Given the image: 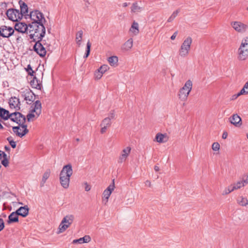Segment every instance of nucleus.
<instances>
[{
	"label": "nucleus",
	"instance_id": "nucleus-1",
	"mask_svg": "<svg viewBox=\"0 0 248 248\" xmlns=\"http://www.w3.org/2000/svg\"><path fill=\"white\" fill-rule=\"evenodd\" d=\"M45 23H31L29 25L30 37L34 41H41L46 34Z\"/></svg>",
	"mask_w": 248,
	"mask_h": 248
},
{
	"label": "nucleus",
	"instance_id": "nucleus-2",
	"mask_svg": "<svg viewBox=\"0 0 248 248\" xmlns=\"http://www.w3.org/2000/svg\"><path fill=\"white\" fill-rule=\"evenodd\" d=\"M73 174L72 167L67 164L63 167L60 173V182L61 186L64 189L69 186L70 177Z\"/></svg>",
	"mask_w": 248,
	"mask_h": 248
},
{
	"label": "nucleus",
	"instance_id": "nucleus-3",
	"mask_svg": "<svg viewBox=\"0 0 248 248\" xmlns=\"http://www.w3.org/2000/svg\"><path fill=\"white\" fill-rule=\"evenodd\" d=\"M192 81L188 79L185 82L184 85L180 89L178 93V97L180 100L185 101L187 100L192 90Z\"/></svg>",
	"mask_w": 248,
	"mask_h": 248
},
{
	"label": "nucleus",
	"instance_id": "nucleus-4",
	"mask_svg": "<svg viewBox=\"0 0 248 248\" xmlns=\"http://www.w3.org/2000/svg\"><path fill=\"white\" fill-rule=\"evenodd\" d=\"M192 43V39L190 36L186 37L184 40L178 51L179 55L181 57L186 58L188 55Z\"/></svg>",
	"mask_w": 248,
	"mask_h": 248
},
{
	"label": "nucleus",
	"instance_id": "nucleus-5",
	"mask_svg": "<svg viewBox=\"0 0 248 248\" xmlns=\"http://www.w3.org/2000/svg\"><path fill=\"white\" fill-rule=\"evenodd\" d=\"M248 57V37L244 38L238 49V59L245 61Z\"/></svg>",
	"mask_w": 248,
	"mask_h": 248
},
{
	"label": "nucleus",
	"instance_id": "nucleus-6",
	"mask_svg": "<svg viewBox=\"0 0 248 248\" xmlns=\"http://www.w3.org/2000/svg\"><path fill=\"white\" fill-rule=\"evenodd\" d=\"M30 17L32 21L31 23H46V21L43 14L38 10H34L30 13Z\"/></svg>",
	"mask_w": 248,
	"mask_h": 248
},
{
	"label": "nucleus",
	"instance_id": "nucleus-7",
	"mask_svg": "<svg viewBox=\"0 0 248 248\" xmlns=\"http://www.w3.org/2000/svg\"><path fill=\"white\" fill-rule=\"evenodd\" d=\"M232 28L239 33H244L248 30V25L240 21H233L230 23Z\"/></svg>",
	"mask_w": 248,
	"mask_h": 248
},
{
	"label": "nucleus",
	"instance_id": "nucleus-8",
	"mask_svg": "<svg viewBox=\"0 0 248 248\" xmlns=\"http://www.w3.org/2000/svg\"><path fill=\"white\" fill-rule=\"evenodd\" d=\"M8 115L6 118L3 119L4 120H7L9 118L12 121L20 125L24 124L25 122L26 118L25 116L23 115L20 112H16L10 114L8 111Z\"/></svg>",
	"mask_w": 248,
	"mask_h": 248
},
{
	"label": "nucleus",
	"instance_id": "nucleus-9",
	"mask_svg": "<svg viewBox=\"0 0 248 248\" xmlns=\"http://www.w3.org/2000/svg\"><path fill=\"white\" fill-rule=\"evenodd\" d=\"M48 45L45 43L44 41H36V43L34 46V49L36 53L41 57H44L46 54V47Z\"/></svg>",
	"mask_w": 248,
	"mask_h": 248
},
{
	"label": "nucleus",
	"instance_id": "nucleus-10",
	"mask_svg": "<svg viewBox=\"0 0 248 248\" xmlns=\"http://www.w3.org/2000/svg\"><path fill=\"white\" fill-rule=\"evenodd\" d=\"M14 29L10 26L2 25L0 27V36L3 38H9L12 35H15Z\"/></svg>",
	"mask_w": 248,
	"mask_h": 248
},
{
	"label": "nucleus",
	"instance_id": "nucleus-11",
	"mask_svg": "<svg viewBox=\"0 0 248 248\" xmlns=\"http://www.w3.org/2000/svg\"><path fill=\"white\" fill-rule=\"evenodd\" d=\"M115 188L114 180H112V183L106 189L103 193L102 202L104 204H106L108 202V200L110 195Z\"/></svg>",
	"mask_w": 248,
	"mask_h": 248
},
{
	"label": "nucleus",
	"instance_id": "nucleus-12",
	"mask_svg": "<svg viewBox=\"0 0 248 248\" xmlns=\"http://www.w3.org/2000/svg\"><path fill=\"white\" fill-rule=\"evenodd\" d=\"M13 131L16 136L21 138L25 136L29 132L27 125L24 124L21 125L18 124L17 126L13 127Z\"/></svg>",
	"mask_w": 248,
	"mask_h": 248
},
{
	"label": "nucleus",
	"instance_id": "nucleus-13",
	"mask_svg": "<svg viewBox=\"0 0 248 248\" xmlns=\"http://www.w3.org/2000/svg\"><path fill=\"white\" fill-rule=\"evenodd\" d=\"M6 15L8 18L13 21H17L22 17L19 10L16 9H9L7 11Z\"/></svg>",
	"mask_w": 248,
	"mask_h": 248
},
{
	"label": "nucleus",
	"instance_id": "nucleus-14",
	"mask_svg": "<svg viewBox=\"0 0 248 248\" xmlns=\"http://www.w3.org/2000/svg\"><path fill=\"white\" fill-rule=\"evenodd\" d=\"M72 222L73 219L72 218H63V219L59 226L57 233L59 234L64 232Z\"/></svg>",
	"mask_w": 248,
	"mask_h": 248
},
{
	"label": "nucleus",
	"instance_id": "nucleus-15",
	"mask_svg": "<svg viewBox=\"0 0 248 248\" xmlns=\"http://www.w3.org/2000/svg\"><path fill=\"white\" fill-rule=\"evenodd\" d=\"M21 93L22 96L28 104H31L35 99L34 93L29 89H22Z\"/></svg>",
	"mask_w": 248,
	"mask_h": 248
},
{
	"label": "nucleus",
	"instance_id": "nucleus-16",
	"mask_svg": "<svg viewBox=\"0 0 248 248\" xmlns=\"http://www.w3.org/2000/svg\"><path fill=\"white\" fill-rule=\"evenodd\" d=\"M131 148L129 146L124 148L120 153L118 162L122 163L125 162L130 154Z\"/></svg>",
	"mask_w": 248,
	"mask_h": 248
},
{
	"label": "nucleus",
	"instance_id": "nucleus-17",
	"mask_svg": "<svg viewBox=\"0 0 248 248\" xmlns=\"http://www.w3.org/2000/svg\"><path fill=\"white\" fill-rule=\"evenodd\" d=\"M29 213V208L27 206L20 207L16 212L12 213L8 217H17L18 216H21L25 217Z\"/></svg>",
	"mask_w": 248,
	"mask_h": 248
},
{
	"label": "nucleus",
	"instance_id": "nucleus-18",
	"mask_svg": "<svg viewBox=\"0 0 248 248\" xmlns=\"http://www.w3.org/2000/svg\"><path fill=\"white\" fill-rule=\"evenodd\" d=\"M14 30L19 32L23 33H25L28 30L29 31V27L25 23L18 22L15 24Z\"/></svg>",
	"mask_w": 248,
	"mask_h": 248
},
{
	"label": "nucleus",
	"instance_id": "nucleus-19",
	"mask_svg": "<svg viewBox=\"0 0 248 248\" xmlns=\"http://www.w3.org/2000/svg\"><path fill=\"white\" fill-rule=\"evenodd\" d=\"M169 139V136L166 133H158L155 135V141L159 143H165L168 141Z\"/></svg>",
	"mask_w": 248,
	"mask_h": 248
},
{
	"label": "nucleus",
	"instance_id": "nucleus-20",
	"mask_svg": "<svg viewBox=\"0 0 248 248\" xmlns=\"http://www.w3.org/2000/svg\"><path fill=\"white\" fill-rule=\"evenodd\" d=\"M111 124V122L110 121V119L109 118H104L101 123L100 124L101 129L100 132L101 134H103L105 133L107 131V129L108 127H109Z\"/></svg>",
	"mask_w": 248,
	"mask_h": 248
},
{
	"label": "nucleus",
	"instance_id": "nucleus-21",
	"mask_svg": "<svg viewBox=\"0 0 248 248\" xmlns=\"http://www.w3.org/2000/svg\"><path fill=\"white\" fill-rule=\"evenodd\" d=\"M9 104L11 108H14L16 110L20 109V102L19 99L16 97H11L9 100Z\"/></svg>",
	"mask_w": 248,
	"mask_h": 248
},
{
	"label": "nucleus",
	"instance_id": "nucleus-22",
	"mask_svg": "<svg viewBox=\"0 0 248 248\" xmlns=\"http://www.w3.org/2000/svg\"><path fill=\"white\" fill-rule=\"evenodd\" d=\"M230 122L236 127H239L242 124L241 118L237 114H233L230 118Z\"/></svg>",
	"mask_w": 248,
	"mask_h": 248
},
{
	"label": "nucleus",
	"instance_id": "nucleus-23",
	"mask_svg": "<svg viewBox=\"0 0 248 248\" xmlns=\"http://www.w3.org/2000/svg\"><path fill=\"white\" fill-rule=\"evenodd\" d=\"M133 45V40L129 38L122 46L121 49L124 51H128L132 48Z\"/></svg>",
	"mask_w": 248,
	"mask_h": 248
},
{
	"label": "nucleus",
	"instance_id": "nucleus-24",
	"mask_svg": "<svg viewBox=\"0 0 248 248\" xmlns=\"http://www.w3.org/2000/svg\"><path fill=\"white\" fill-rule=\"evenodd\" d=\"M31 86L36 89L41 90V81L38 80L36 77H34L32 80L30 81Z\"/></svg>",
	"mask_w": 248,
	"mask_h": 248
},
{
	"label": "nucleus",
	"instance_id": "nucleus-25",
	"mask_svg": "<svg viewBox=\"0 0 248 248\" xmlns=\"http://www.w3.org/2000/svg\"><path fill=\"white\" fill-rule=\"evenodd\" d=\"M91 240V238L89 235H85L83 237L80 238L78 239H75L73 241V244H82L84 243H88Z\"/></svg>",
	"mask_w": 248,
	"mask_h": 248
},
{
	"label": "nucleus",
	"instance_id": "nucleus-26",
	"mask_svg": "<svg viewBox=\"0 0 248 248\" xmlns=\"http://www.w3.org/2000/svg\"><path fill=\"white\" fill-rule=\"evenodd\" d=\"M32 108L31 109V110H33L34 112L40 114L41 113V109H42V105L40 101L37 100L35 102V103L33 104V106L31 107Z\"/></svg>",
	"mask_w": 248,
	"mask_h": 248
},
{
	"label": "nucleus",
	"instance_id": "nucleus-27",
	"mask_svg": "<svg viewBox=\"0 0 248 248\" xmlns=\"http://www.w3.org/2000/svg\"><path fill=\"white\" fill-rule=\"evenodd\" d=\"M129 31L134 35H137L139 32V24L135 21L133 22L130 28Z\"/></svg>",
	"mask_w": 248,
	"mask_h": 248
},
{
	"label": "nucleus",
	"instance_id": "nucleus-28",
	"mask_svg": "<svg viewBox=\"0 0 248 248\" xmlns=\"http://www.w3.org/2000/svg\"><path fill=\"white\" fill-rule=\"evenodd\" d=\"M108 61L111 66L116 67L118 65V58L116 56H111L108 58Z\"/></svg>",
	"mask_w": 248,
	"mask_h": 248
},
{
	"label": "nucleus",
	"instance_id": "nucleus-29",
	"mask_svg": "<svg viewBox=\"0 0 248 248\" xmlns=\"http://www.w3.org/2000/svg\"><path fill=\"white\" fill-rule=\"evenodd\" d=\"M50 175V170H46L43 175L41 181L40 182V186L43 187L44 186L47 179L49 178Z\"/></svg>",
	"mask_w": 248,
	"mask_h": 248
},
{
	"label": "nucleus",
	"instance_id": "nucleus-30",
	"mask_svg": "<svg viewBox=\"0 0 248 248\" xmlns=\"http://www.w3.org/2000/svg\"><path fill=\"white\" fill-rule=\"evenodd\" d=\"M39 115L40 114L34 112L33 110H31L30 112L27 116L28 121H32L37 118Z\"/></svg>",
	"mask_w": 248,
	"mask_h": 248
},
{
	"label": "nucleus",
	"instance_id": "nucleus-31",
	"mask_svg": "<svg viewBox=\"0 0 248 248\" xmlns=\"http://www.w3.org/2000/svg\"><path fill=\"white\" fill-rule=\"evenodd\" d=\"M83 31H78L76 35V39L75 41L76 44L78 45V46H80L81 44V41L83 36Z\"/></svg>",
	"mask_w": 248,
	"mask_h": 248
},
{
	"label": "nucleus",
	"instance_id": "nucleus-32",
	"mask_svg": "<svg viewBox=\"0 0 248 248\" xmlns=\"http://www.w3.org/2000/svg\"><path fill=\"white\" fill-rule=\"evenodd\" d=\"M134 198L132 193H127L125 197L126 204H131L134 202Z\"/></svg>",
	"mask_w": 248,
	"mask_h": 248
},
{
	"label": "nucleus",
	"instance_id": "nucleus-33",
	"mask_svg": "<svg viewBox=\"0 0 248 248\" xmlns=\"http://www.w3.org/2000/svg\"><path fill=\"white\" fill-rule=\"evenodd\" d=\"M232 185L233 188V189L235 190L240 189L242 187H244L245 186V184L244 183V182L243 181V180H242L237 181L236 183H234L233 184H232Z\"/></svg>",
	"mask_w": 248,
	"mask_h": 248
},
{
	"label": "nucleus",
	"instance_id": "nucleus-34",
	"mask_svg": "<svg viewBox=\"0 0 248 248\" xmlns=\"http://www.w3.org/2000/svg\"><path fill=\"white\" fill-rule=\"evenodd\" d=\"M237 202L240 205L245 206L248 204V200L246 198L241 197L238 199Z\"/></svg>",
	"mask_w": 248,
	"mask_h": 248
},
{
	"label": "nucleus",
	"instance_id": "nucleus-35",
	"mask_svg": "<svg viewBox=\"0 0 248 248\" xmlns=\"http://www.w3.org/2000/svg\"><path fill=\"white\" fill-rule=\"evenodd\" d=\"M8 111L3 108H0V118L2 119H4L8 117Z\"/></svg>",
	"mask_w": 248,
	"mask_h": 248
},
{
	"label": "nucleus",
	"instance_id": "nucleus-36",
	"mask_svg": "<svg viewBox=\"0 0 248 248\" xmlns=\"http://www.w3.org/2000/svg\"><path fill=\"white\" fill-rule=\"evenodd\" d=\"M20 12L22 15L23 14H26L28 13V8L27 5L24 2L20 5Z\"/></svg>",
	"mask_w": 248,
	"mask_h": 248
},
{
	"label": "nucleus",
	"instance_id": "nucleus-37",
	"mask_svg": "<svg viewBox=\"0 0 248 248\" xmlns=\"http://www.w3.org/2000/svg\"><path fill=\"white\" fill-rule=\"evenodd\" d=\"M131 11L134 13L140 12L141 11V8L137 3H133L131 7Z\"/></svg>",
	"mask_w": 248,
	"mask_h": 248
},
{
	"label": "nucleus",
	"instance_id": "nucleus-38",
	"mask_svg": "<svg viewBox=\"0 0 248 248\" xmlns=\"http://www.w3.org/2000/svg\"><path fill=\"white\" fill-rule=\"evenodd\" d=\"M234 190L233 189V188L232 185H231L230 186H228V187H226L224 189V190L223 191L222 195H227Z\"/></svg>",
	"mask_w": 248,
	"mask_h": 248
},
{
	"label": "nucleus",
	"instance_id": "nucleus-39",
	"mask_svg": "<svg viewBox=\"0 0 248 248\" xmlns=\"http://www.w3.org/2000/svg\"><path fill=\"white\" fill-rule=\"evenodd\" d=\"M241 94H248V81L245 84L243 88L240 91Z\"/></svg>",
	"mask_w": 248,
	"mask_h": 248
},
{
	"label": "nucleus",
	"instance_id": "nucleus-40",
	"mask_svg": "<svg viewBox=\"0 0 248 248\" xmlns=\"http://www.w3.org/2000/svg\"><path fill=\"white\" fill-rule=\"evenodd\" d=\"M179 12V10H176V11H174L173 12V13L171 14V15L168 18L167 21L168 22H172L174 20V19L177 16Z\"/></svg>",
	"mask_w": 248,
	"mask_h": 248
},
{
	"label": "nucleus",
	"instance_id": "nucleus-41",
	"mask_svg": "<svg viewBox=\"0 0 248 248\" xmlns=\"http://www.w3.org/2000/svg\"><path fill=\"white\" fill-rule=\"evenodd\" d=\"M91 46V44L89 41H88L87 43L86 52V53L85 54V55L84 56V58H87L89 56L90 53Z\"/></svg>",
	"mask_w": 248,
	"mask_h": 248
},
{
	"label": "nucleus",
	"instance_id": "nucleus-42",
	"mask_svg": "<svg viewBox=\"0 0 248 248\" xmlns=\"http://www.w3.org/2000/svg\"><path fill=\"white\" fill-rule=\"evenodd\" d=\"M109 67L107 64L102 65L98 70L103 74H104L106 72H107L109 69Z\"/></svg>",
	"mask_w": 248,
	"mask_h": 248
},
{
	"label": "nucleus",
	"instance_id": "nucleus-43",
	"mask_svg": "<svg viewBox=\"0 0 248 248\" xmlns=\"http://www.w3.org/2000/svg\"><path fill=\"white\" fill-rule=\"evenodd\" d=\"M103 75V74L98 69L94 73V78L95 79L98 80L101 78Z\"/></svg>",
	"mask_w": 248,
	"mask_h": 248
},
{
	"label": "nucleus",
	"instance_id": "nucleus-44",
	"mask_svg": "<svg viewBox=\"0 0 248 248\" xmlns=\"http://www.w3.org/2000/svg\"><path fill=\"white\" fill-rule=\"evenodd\" d=\"M220 145L218 142H214L212 145V149L214 151H218L220 149Z\"/></svg>",
	"mask_w": 248,
	"mask_h": 248
},
{
	"label": "nucleus",
	"instance_id": "nucleus-45",
	"mask_svg": "<svg viewBox=\"0 0 248 248\" xmlns=\"http://www.w3.org/2000/svg\"><path fill=\"white\" fill-rule=\"evenodd\" d=\"M115 111L114 110H111L108 113V116L106 118H109L110 119V121H111L112 119H114L115 118Z\"/></svg>",
	"mask_w": 248,
	"mask_h": 248
},
{
	"label": "nucleus",
	"instance_id": "nucleus-46",
	"mask_svg": "<svg viewBox=\"0 0 248 248\" xmlns=\"http://www.w3.org/2000/svg\"><path fill=\"white\" fill-rule=\"evenodd\" d=\"M7 140L9 141L10 145L11 147L13 148H15L16 146V144L15 141H14L12 139L11 137H9L7 138Z\"/></svg>",
	"mask_w": 248,
	"mask_h": 248
},
{
	"label": "nucleus",
	"instance_id": "nucleus-47",
	"mask_svg": "<svg viewBox=\"0 0 248 248\" xmlns=\"http://www.w3.org/2000/svg\"><path fill=\"white\" fill-rule=\"evenodd\" d=\"M8 220L7 222L8 224H11L12 223L17 222L18 221V218H8Z\"/></svg>",
	"mask_w": 248,
	"mask_h": 248
},
{
	"label": "nucleus",
	"instance_id": "nucleus-48",
	"mask_svg": "<svg viewBox=\"0 0 248 248\" xmlns=\"http://www.w3.org/2000/svg\"><path fill=\"white\" fill-rule=\"evenodd\" d=\"M83 185L84 186V188L86 191H89L91 190V186L87 182H84Z\"/></svg>",
	"mask_w": 248,
	"mask_h": 248
},
{
	"label": "nucleus",
	"instance_id": "nucleus-49",
	"mask_svg": "<svg viewBox=\"0 0 248 248\" xmlns=\"http://www.w3.org/2000/svg\"><path fill=\"white\" fill-rule=\"evenodd\" d=\"M27 71L29 75H30L31 76H33V73H34V72L32 69L30 65H28V66Z\"/></svg>",
	"mask_w": 248,
	"mask_h": 248
},
{
	"label": "nucleus",
	"instance_id": "nucleus-50",
	"mask_svg": "<svg viewBox=\"0 0 248 248\" xmlns=\"http://www.w3.org/2000/svg\"><path fill=\"white\" fill-rule=\"evenodd\" d=\"M242 180L245 185L248 184V173L243 175Z\"/></svg>",
	"mask_w": 248,
	"mask_h": 248
},
{
	"label": "nucleus",
	"instance_id": "nucleus-51",
	"mask_svg": "<svg viewBox=\"0 0 248 248\" xmlns=\"http://www.w3.org/2000/svg\"><path fill=\"white\" fill-rule=\"evenodd\" d=\"M4 228V223L3 219L0 218V232H1Z\"/></svg>",
	"mask_w": 248,
	"mask_h": 248
},
{
	"label": "nucleus",
	"instance_id": "nucleus-52",
	"mask_svg": "<svg viewBox=\"0 0 248 248\" xmlns=\"http://www.w3.org/2000/svg\"><path fill=\"white\" fill-rule=\"evenodd\" d=\"M1 163L4 166L7 167L9 164L8 159H3V160L1 161Z\"/></svg>",
	"mask_w": 248,
	"mask_h": 248
},
{
	"label": "nucleus",
	"instance_id": "nucleus-53",
	"mask_svg": "<svg viewBox=\"0 0 248 248\" xmlns=\"http://www.w3.org/2000/svg\"><path fill=\"white\" fill-rule=\"evenodd\" d=\"M178 34V31H176L174 33L171 35L170 37V39L172 40H173L175 39L176 37L177 36Z\"/></svg>",
	"mask_w": 248,
	"mask_h": 248
},
{
	"label": "nucleus",
	"instance_id": "nucleus-54",
	"mask_svg": "<svg viewBox=\"0 0 248 248\" xmlns=\"http://www.w3.org/2000/svg\"><path fill=\"white\" fill-rule=\"evenodd\" d=\"M241 95H244V94H241L240 93V91L237 94H234L232 96V99H236L238 97H239V96Z\"/></svg>",
	"mask_w": 248,
	"mask_h": 248
},
{
	"label": "nucleus",
	"instance_id": "nucleus-55",
	"mask_svg": "<svg viewBox=\"0 0 248 248\" xmlns=\"http://www.w3.org/2000/svg\"><path fill=\"white\" fill-rule=\"evenodd\" d=\"M145 185L147 186L151 187V182L149 180H147L145 182Z\"/></svg>",
	"mask_w": 248,
	"mask_h": 248
},
{
	"label": "nucleus",
	"instance_id": "nucleus-56",
	"mask_svg": "<svg viewBox=\"0 0 248 248\" xmlns=\"http://www.w3.org/2000/svg\"><path fill=\"white\" fill-rule=\"evenodd\" d=\"M227 136L228 133L226 132H224L222 136V139H226L227 138Z\"/></svg>",
	"mask_w": 248,
	"mask_h": 248
},
{
	"label": "nucleus",
	"instance_id": "nucleus-57",
	"mask_svg": "<svg viewBox=\"0 0 248 248\" xmlns=\"http://www.w3.org/2000/svg\"><path fill=\"white\" fill-rule=\"evenodd\" d=\"M2 158L3 159H8V156L4 152L2 154Z\"/></svg>",
	"mask_w": 248,
	"mask_h": 248
},
{
	"label": "nucleus",
	"instance_id": "nucleus-58",
	"mask_svg": "<svg viewBox=\"0 0 248 248\" xmlns=\"http://www.w3.org/2000/svg\"><path fill=\"white\" fill-rule=\"evenodd\" d=\"M154 170H155V171H158L159 170V167L158 166H155L154 167Z\"/></svg>",
	"mask_w": 248,
	"mask_h": 248
},
{
	"label": "nucleus",
	"instance_id": "nucleus-59",
	"mask_svg": "<svg viewBox=\"0 0 248 248\" xmlns=\"http://www.w3.org/2000/svg\"><path fill=\"white\" fill-rule=\"evenodd\" d=\"M3 153V152L0 151V159H2V155Z\"/></svg>",
	"mask_w": 248,
	"mask_h": 248
},
{
	"label": "nucleus",
	"instance_id": "nucleus-60",
	"mask_svg": "<svg viewBox=\"0 0 248 248\" xmlns=\"http://www.w3.org/2000/svg\"><path fill=\"white\" fill-rule=\"evenodd\" d=\"M5 149L7 151H9L10 150V148L9 147H7V146H5Z\"/></svg>",
	"mask_w": 248,
	"mask_h": 248
},
{
	"label": "nucleus",
	"instance_id": "nucleus-61",
	"mask_svg": "<svg viewBox=\"0 0 248 248\" xmlns=\"http://www.w3.org/2000/svg\"><path fill=\"white\" fill-rule=\"evenodd\" d=\"M127 6V3H124L123 4V6H124V7H126V6Z\"/></svg>",
	"mask_w": 248,
	"mask_h": 248
},
{
	"label": "nucleus",
	"instance_id": "nucleus-62",
	"mask_svg": "<svg viewBox=\"0 0 248 248\" xmlns=\"http://www.w3.org/2000/svg\"><path fill=\"white\" fill-rule=\"evenodd\" d=\"M3 128V126L0 123V129H2Z\"/></svg>",
	"mask_w": 248,
	"mask_h": 248
},
{
	"label": "nucleus",
	"instance_id": "nucleus-63",
	"mask_svg": "<svg viewBox=\"0 0 248 248\" xmlns=\"http://www.w3.org/2000/svg\"><path fill=\"white\" fill-rule=\"evenodd\" d=\"M247 138L248 139V134H247Z\"/></svg>",
	"mask_w": 248,
	"mask_h": 248
},
{
	"label": "nucleus",
	"instance_id": "nucleus-64",
	"mask_svg": "<svg viewBox=\"0 0 248 248\" xmlns=\"http://www.w3.org/2000/svg\"><path fill=\"white\" fill-rule=\"evenodd\" d=\"M247 10L248 11V7L247 8Z\"/></svg>",
	"mask_w": 248,
	"mask_h": 248
}]
</instances>
